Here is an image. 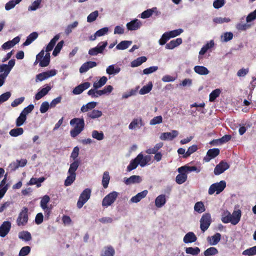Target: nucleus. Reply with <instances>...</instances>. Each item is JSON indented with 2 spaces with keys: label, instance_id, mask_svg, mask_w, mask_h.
<instances>
[{
  "label": "nucleus",
  "instance_id": "1a4fd4ad",
  "mask_svg": "<svg viewBox=\"0 0 256 256\" xmlns=\"http://www.w3.org/2000/svg\"><path fill=\"white\" fill-rule=\"evenodd\" d=\"M107 45L106 41L100 42L95 48H90L88 51V54L90 56H96L98 54H102Z\"/></svg>",
  "mask_w": 256,
  "mask_h": 256
},
{
  "label": "nucleus",
  "instance_id": "a211bd4d",
  "mask_svg": "<svg viewBox=\"0 0 256 256\" xmlns=\"http://www.w3.org/2000/svg\"><path fill=\"white\" fill-rule=\"evenodd\" d=\"M220 154V150L218 148H212L209 150L206 156L204 158V160L206 162H208L212 158H214Z\"/></svg>",
  "mask_w": 256,
  "mask_h": 256
},
{
  "label": "nucleus",
  "instance_id": "39448f33",
  "mask_svg": "<svg viewBox=\"0 0 256 256\" xmlns=\"http://www.w3.org/2000/svg\"><path fill=\"white\" fill-rule=\"evenodd\" d=\"M50 201V198L48 195L44 196L41 199L40 206L44 210L45 216L48 218L52 210V208L48 206V204Z\"/></svg>",
  "mask_w": 256,
  "mask_h": 256
},
{
  "label": "nucleus",
  "instance_id": "2f4dec72",
  "mask_svg": "<svg viewBox=\"0 0 256 256\" xmlns=\"http://www.w3.org/2000/svg\"><path fill=\"white\" fill-rule=\"evenodd\" d=\"M115 250L111 246H106L104 248L102 256H114Z\"/></svg>",
  "mask_w": 256,
  "mask_h": 256
},
{
  "label": "nucleus",
  "instance_id": "423d86ee",
  "mask_svg": "<svg viewBox=\"0 0 256 256\" xmlns=\"http://www.w3.org/2000/svg\"><path fill=\"white\" fill-rule=\"evenodd\" d=\"M118 196V192L114 191L106 195L103 199L102 205L104 206L108 207L112 204Z\"/></svg>",
  "mask_w": 256,
  "mask_h": 256
},
{
  "label": "nucleus",
  "instance_id": "9b49d317",
  "mask_svg": "<svg viewBox=\"0 0 256 256\" xmlns=\"http://www.w3.org/2000/svg\"><path fill=\"white\" fill-rule=\"evenodd\" d=\"M136 159L141 167H144L150 164L151 156L149 155L144 156L142 153H140L136 156Z\"/></svg>",
  "mask_w": 256,
  "mask_h": 256
},
{
  "label": "nucleus",
  "instance_id": "c9c22d12",
  "mask_svg": "<svg viewBox=\"0 0 256 256\" xmlns=\"http://www.w3.org/2000/svg\"><path fill=\"white\" fill-rule=\"evenodd\" d=\"M146 60L147 58L146 56L139 57L130 62V66L132 68L137 67L146 62Z\"/></svg>",
  "mask_w": 256,
  "mask_h": 256
},
{
  "label": "nucleus",
  "instance_id": "a878e982",
  "mask_svg": "<svg viewBox=\"0 0 256 256\" xmlns=\"http://www.w3.org/2000/svg\"><path fill=\"white\" fill-rule=\"evenodd\" d=\"M120 71V68L116 65L112 64L107 67L106 69V73L109 75H115L118 74Z\"/></svg>",
  "mask_w": 256,
  "mask_h": 256
},
{
  "label": "nucleus",
  "instance_id": "0eeeda50",
  "mask_svg": "<svg viewBox=\"0 0 256 256\" xmlns=\"http://www.w3.org/2000/svg\"><path fill=\"white\" fill-rule=\"evenodd\" d=\"M211 216L210 214L206 213L202 215L200 220V228L202 232H205L211 224Z\"/></svg>",
  "mask_w": 256,
  "mask_h": 256
},
{
  "label": "nucleus",
  "instance_id": "ddd939ff",
  "mask_svg": "<svg viewBox=\"0 0 256 256\" xmlns=\"http://www.w3.org/2000/svg\"><path fill=\"white\" fill-rule=\"evenodd\" d=\"M178 132L176 130H172L170 132H166L162 133L160 138L162 140H172L177 137L178 135Z\"/></svg>",
  "mask_w": 256,
  "mask_h": 256
},
{
  "label": "nucleus",
  "instance_id": "58836bf2",
  "mask_svg": "<svg viewBox=\"0 0 256 256\" xmlns=\"http://www.w3.org/2000/svg\"><path fill=\"white\" fill-rule=\"evenodd\" d=\"M18 238L22 240L28 242L31 240L32 236L28 231H22L18 234Z\"/></svg>",
  "mask_w": 256,
  "mask_h": 256
},
{
  "label": "nucleus",
  "instance_id": "79ce46f5",
  "mask_svg": "<svg viewBox=\"0 0 256 256\" xmlns=\"http://www.w3.org/2000/svg\"><path fill=\"white\" fill-rule=\"evenodd\" d=\"M38 36V34L36 32H33L30 34L28 37L25 41V42L23 44V45L24 46H28Z\"/></svg>",
  "mask_w": 256,
  "mask_h": 256
},
{
  "label": "nucleus",
  "instance_id": "f8f14e48",
  "mask_svg": "<svg viewBox=\"0 0 256 256\" xmlns=\"http://www.w3.org/2000/svg\"><path fill=\"white\" fill-rule=\"evenodd\" d=\"M60 37L59 34L56 35L46 46V51L47 53L44 57L46 58L49 60H50V54L48 52L53 49L56 42L59 40Z\"/></svg>",
  "mask_w": 256,
  "mask_h": 256
},
{
  "label": "nucleus",
  "instance_id": "5701e85b",
  "mask_svg": "<svg viewBox=\"0 0 256 256\" xmlns=\"http://www.w3.org/2000/svg\"><path fill=\"white\" fill-rule=\"evenodd\" d=\"M96 66V63L94 62H88L84 63L80 68V73L86 72L88 70Z\"/></svg>",
  "mask_w": 256,
  "mask_h": 256
},
{
  "label": "nucleus",
  "instance_id": "3c124183",
  "mask_svg": "<svg viewBox=\"0 0 256 256\" xmlns=\"http://www.w3.org/2000/svg\"><path fill=\"white\" fill-rule=\"evenodd\" d=\"M234 36L232 32H226L220 36V40L222 42H228L232 39Z\"/></svg>",
  "mask_w": 256,
  "mask_h": 256
},
{
  "label": "nucleus",
  "instance_id": "7ed1b4c3",
  "mask_svg": "<svg viewBox=\"0 0 256 256\" xmlns=\"http://www.w3.org/2000/svg\"><path fill=\"white\" fill-rule=\"evenodd\" d=\"M226 186L224 180H221L218 182L212 184L209 188L208 193L210 195L213 194L214 192L218 194L222 192Z\"/></svg>",
  "mask_w": 256,
  "mask_h": 256
},
{
  "label": "nucleus",
  "instance_id": "e2e57ef3",
  "mask_svg": "<svg viewBox=\"0 0 256 256\" xmlns=\"http://www.w3.org/2000/svg\"><path fill=\"white\" fill-rule=\"evenodd\" d=\"M98 16V12L95 10L90 13L87 17V22H94Z\"/></svg>",
  "mask_w": 256,
  "mask_h": 256
},
{
  "label": "nucleus",
  "instance_id": "aec40b11",
  "mask_svg": "<svg viewBox=\"0 0 256 256\" xmlns=\"http://www.w3.org/2000/svg\"><path fill=\"white\" fill-rule=\"evenodd\" d=\"M20 40V38L19 36H16L12 39V40H9L5 43H4L2 46V49L4 50H6L10 48L13 47L16 44L18 43Z\"/></svg>",
  "mask_w": 256,
  "mask_h": 256
},
{
  "label": "nucleus",
  "instance_id": "9d476101",
  "mask_svg": "<svg viewBox=\"0 0 256 256\" xmlns=\"http://www.w3.org/2000/svg\"><path fill=\"white\" fill-rule=\"evenodd\" d=\"M15 64V60L12 59L8 62V64H2L0 65V72H3L2 74L7 77L10 70Z\"/></svg>",
  "mask_w": 256,
  "mask_h": 256
},
{
  "label": "nucleus",
  "instance_id": "6ab92c4d",
  "mask_svg": "<svg viewBox=\"0 0 256 256\" xmlns=\"http://www.w3.org/2000/svg\"><path fill=\"white\" fill-rule=\"evenodd\" d=\"M200 168H197L195 166H181L178 168V172H185L186 174L191 172L195 171L197 173L200 172Z\"/></svg>",
  "mask_w": 256,
  "mask_h": 256
},
{
  "label": "nucleus",
  "instance_id": "c03bdc74",
  "mask_svg": "<svg viewBox=\"0 0 256 256\" xmlns=\"http://www.w3.org/2000/svg\"><path fill=\"white\" fill-rule=\"evenodd\" d=\"M221 92L222 90L220 88H216L210 94L209 100L210 102H214L216 99L220 96Z\"/></svg>",
  "mask_w": 256,
  "mask_h": 256
},
{
  "label": "nucleus",
  "instance_id": "72a5a7b5",
  "mask_svg": "<svg viewBox=\"0 0 256 256\" xmlns=\"http://www.w3.org/2000/svg\"><path fill=\"white\" fill-rule=\"evenodd\" d=\"M221 235L220 233H216L214 235L208 238V242L210 245L215 246L220 241Z\"/></svg>",
  "mask_w": 256,
  "mask_h": 256
},
{
  "label": "nucleus",
  "instance_id": "603ef678",
  "mask_svg": "<svg viewBox=\"0 0 256 256\" xmlns=\"http://www.w3.org/2000/svg\"><path fill=\"white\" fill-rule=\"evenodd\" d=\"M24 133V130L21 128H14L10 131V134L12 136L16 137L22 135Z\"/></svg>",
  "mask_w": 256,
  "mask_h": 256
},
{
  "label": "nucleus",
  "instance_id": "7c9ffc66",
  "mask_svg": "<svg viewBox=\"0 0 256 256\" xmlns=\"http://www.w3.org/2000/svg\"><path fill=\"white\" fill-rule=\"evenodd\" d=\"M97 104L98 103L95 102H88L86 104H84L82 106L80 111L82 112H86L90 110H92L96 106Z\"/></svg>",
  "mask_w": 256,
  "mask_h": 256
},
{
  "label": "nucleus",
  "instance_id": "052dcab7",
  "mask_svg": "<svg viewBox=\"0 0 256 256\" xmlns=\"http://www.w3.org/2000/svg\"><path fill=\"white\" fill-rule=\"evenodd\" d=\"M231 20L229 18L216 17L213 19V21L216 24H221L224 23H228Z\"/></svg>",
  "mask_w": 256,
  "mask_h": 256
},
{
  "label": "nucleus",
  "instance_id": "f704fd0d",
  "mask_svg": "<svg viewBox=\"0 0 256 256\" xmlns=\"http://www.w3.org/2000/svg\"><path fill=\"white\" fill-rule=\"evenodd\" d=\"M108 78L106 76H103L100 78L98 81H96L93 84V88H100L103 86L107 82Z\"/></svg>",
  "mask_w": 256,
  "mask_h": 256
},
{
  "label": "nucleus",
  "instance_id": "4c0bfd02",
  "mask_svg": "<svg viewBox=\"0 0 256 256\" xmlns=\"http://www.w3.org/2000/svg\"><path fill=\"white\" fill-rule=\"evenodd\" d=\"M214 45V43L213 40H210L204 46H202L199 52L200 55L204 54L208 49L212 48Z\"/></svg>",
  "mask_w": 256,
  "mask_h": 256
},
{
  "label": "nucleus",
  "instance_id": "6e6d98bb",
  "mask_svg": "<svg viewBox=\"0 0 256 256\" xmlns=\"http://www.w3.org/2000/svg\"><path fill=\"white\" fill-rule=\"evenodd\" d=\"M78 24V22L77 21L74 22L73 23L68 24L64 30V32L66 35L69 34L71 33L74 29L76 28Z\"/></svg>",
  "mask_w": 256,
  "mask_h": 256
},
{
  "label": "nucleus",
  "instance_id": "13d9d810",
  "mask_svg": "<svg viewBox=\"0 0 256 256\" xmlns=\"http://www.w3.org/2000/svg\"><path fill=\"white\" fill-rule=\"evenodd\" d=\"M218 254V250L214 247H210L206 250L204 254V256H212Z\"/></svg>",
  "mask_w": 256,
  "mask_h": 256
},
{
  "label": "nucleus",
  "instance_id": "bf43d9fd",
  "mask_svg": "<svg viewBox=\"0 0 256 256\" xmlns=\"http://www.w3.org/2000/svg\"><path fill=\"white\" fill-rule=\"evenodd\" d=\"M156 10V8H152V9H148L144 12H143L140 15V18H150Z\"/></svg>",
  "mask_w": 256,
  "mask_h": 256
},
{
  "label": "nucleus",
  "instance_id": "f257e3e1",
  "mask_svg": "<svg viewBox=\"0 0 256 256\" xmlns=\"http://www.w3.org/2000/svg\"><path fill=\"white\" fill-rule=\"evenodd\" d=\"M241 216L240 210H234L232 214L228 210H224L222 214L221 220L224 224L230 223L232 225H236L240 221Z\"/></svg>",
  "mask_w": 256,
  "mask_h": 256
},
{
  "label": "nucleus",
  "instance_id": "338daca9",
  "mask_svg": "<svg viewBox=\"0 0 256 256\" xmlns=\"http://www.w3.org/2000/svg\"><path fill=\"white\" fill-rule=\"evenodd\" d=\"M198 150V146L196 144H194L190 146L187 151L186 152L185 155L184 156V158H188L190 156L192 153L196 152Z\"/></svg>",
  "mask_w": 256,
  "mask_h": 256
},
{
  "label": "nucleus",
  "instance_id": "20e7f679",
  "mask_svg": "<svg viewBox=\"0 0 256 256\" xmlns=\"http://www.w3.org/2000/svg\"><path fill=\"white\" fill-rule=\"evenodd\" d=\"M91 190L89 188L85 189L80 194L77 202V206L78 208L82 207L84 204L90 198Z\"/></svg>",
  "mask_w": 256,
  "mask_h": 256
},
{
  "label": "nucleus",
  "instance_id": "8fccbe9b",
  "mask_svg": "<svg viewBox=\"0 0 256 256\" xmlns=\"http://www.w3.org/2000/svg\"><path fill=\"white\" fill-rule=\"evenodd\" d=\"M194 210L199 214H201L206 210L204 203L202 202H198L195 204Z\"/></svg>",
  "mask_w": 256,
  "mask_h": 256
},
{
  "label": "nucleus",
  "instance_id": "864d4df0",
  "mask_svg": "<svg viewBox=\"0 0 256 256\" xmlns=\"http://www.w3.org/2000/svg\"><path fill=\"white\" fill-rule=\"evenodd\" d=\"M185 251L188 254H190L192 256H196L200 252V250L198 247H189L186 248Z\"/></svg>",
  "mask_w": 256,
  "mask_h": 256
},
{
  "label": "nucleus",
  "instance_id": "e433bc0d",
  "mask_svg": "<svg viewBox=\"0 0 256 256\" xmlns=\"http://www.w3.org/2000/svg\"><path fill=\"white\" fill-rule=\"evenodd\" d=\"M80 164V162L78 160H74L72 163L70 164L68 173L76 174V172L78 170Z\"/></svg>",
  "mask_w": 256,
  "mask_h": 256
},
{
  "label": "nucleus",
  "instance_id": "4468645a",
  "mask_svg": "<svg viewBox=\"0 0 256 256\" xmlns=\"http://www.w3.org/2000/svg\"><path fill=\"white\" fill-rule=\"evenodd\" d=\"M144 124L141 117L134 118L128 125V128L130 130H134L140 128L144 126Z\"/></svg>",
  "mask_w": 256,
  "mask_h": 256
},
{
  "label": "nucleus",
  "instance_id": "dca6fc26",
  "mask_svg": "<svg viewBox=\"0 0 256 256\" xmlns=\"http://www.w3.org/2000/svg\"><path fill=\"white\" fill-rule=\"evenodd\" d=\"M126 26L128 30H136L141 28L142 22L138 19H134L127 23Z\"/></svg>",
  "mask_w": 256,
  "mask_h": 256
},
{
  "label": "nucleus",
  "instance_id": "0e129e2a",
  "mask_svg": "<svg viewBox=\"0 0 256 256\" xmlns=\"http://www.w3.org/2000/svg\"><path fill=\"white\" fill-rule=\"evenodd\" d=\"M138 165L136 158L130 160V164L127 166V171L130 172L136 169Z\"/></svg>",
  "mask_w": 256,
  "mask_h": 256
},
{
  "label": "nucleus",
  "instance_id": "4be33fe9",
  "mask_svg": "<svg viewBox=\"0 0 256 256\" xmlns=\"http://www.w3.org/2000/svg\"><path fill=\"white\" fill-rule=\"evenodd\" d=\"M148 193V192L147 190H144L138 193L130 199V202L132 203H138L142 198H144L146 196Z\"/></svg>",
  "mask_w": 256,
  "mask_h": 256
},
{
  "label": "nucleus",
  "instance_id": "de8ad7c7",
  "mask_svg": "<svg viewBox=\"0 0 256 256\" xmlns=\"http://www.w3.org/2000/svg\"><path fill=\"white\" fill-rule=\"evenodd\" d=\"M102 115V112L98 110H94L87 114L88 118L92 119L100 118Z\"/></svg>",
  "mask_w": 256,
  "mask_h": 256
},
{
  "label": "nucleus",
  "instance_id": "a18cd8bd",
  "mask_svg": "<svg viewBox=\"0 0 256 256\" xmlns=\"http://www.w3.org/2000/svg\"><path fill=\"white\" fill-rule=\"evenodd\" d=\"M179 173L180 174L176 176V182L177 184H180L186 180L187 174L184 172Z\"/></svg>",
  "mask_w": 256,
  "mask_h": 256
},
{
  "label": "nucleus",
  "instance_id": "cd10ccee",
  "mask_svg": "<svg viewBox=\"0 0 256 256\" xmlns=\"http://www.w3.org/2000/svg\"><path fill=\"white\" fill-rule=\"evenodd\" d=\"M194 70L196 73L200 75H207L210 73V71L208 69L204 66H195L194 68Z\"/></svg>",
  "mask_w": 256,
  "mask_h": 256
},
{
  "label": "nucleus",
  "instance_id": "b1692460",
  "mask_svg": "<svg viewBox=\"0 0 256 256\" xmlns=\"http://www.w3.org/2000/svg\"><path fill=\"white\" fill-rule=\"evenodd\" d=\"M6 175L4 178L1 181L0 183V200L2 198L4 194L8 190V186L6 184Z\"/></svg>",
  "mask_w": 256,
  "mask_h": 256
},
{
  "label": "nucleus",
  "instance_id": "c756f323",
  "mask_svg": "<svg viewBox=\"0 0 256 256\" xmlns=\"http://www.w3.org/2000/svg\"><path fill=\"white\" fill-rule=\"evenodd\" d=\"M196 237L192 232H189L187 233L184 238V243H191L194 242L196 240Z\"/></svg>",
  "mask_w": 256,
  "mask_h": 256
},
{
  "label": "nucleus",
  "instance_id": "393cba45",
  "mask_svg": "<svg viewBox=\"0 0 256 256\" xmlns=\"http://www.w3.org/2000/svg\"><path fill=\"white\" fill-rule=\"evenodd\" d=\"M50 89L51 88L50 86L46 85V87L42 88L36 93L35 96V100H39L42 98L48 92Z\"/></svg>",
  "mask_w": 256,
  "mask_h": 256
},
{
  "label": "nucleus",
  "instance_id": "4d7b16f0",
  "mask_svg": "<svg viewBox=\"0 0 256 256\" xmlns=\"http://www.w3.org/2000/svg\"><path fill=\"white\" fill-rule=\"evenodd\" d=\"M22 0H12L8 2L5 6V8L6 10H9L16 6V4H19Z\"/></svg>",
  "mask_w": 256,
  "mask_h": 256
},
{
  "label": "nucleus",
  "instance_id": "c85d7f7f",
  "mask_svg": "<svg viewBox=\"0 0 256 256\" xmlns=\"http://www.w3.org/2000/svg\"><path fill=\"white\" fill-rule=\"evenodd\" d=\"M166 202V196L161 194L157 196L155 200V205L157 208H162Z\"/></svg>",
  "mask_w": 256,
  "mask_h": 256
},
{
  "label": "nucleus",
  "instance_id": "69168bd1",
  "mask_svg": "<svg viewBox=\"0 0 256 256\" xmlns=\"http://www.w3.org/2000/svg\"><path fill=\"white\" fill-rule=\"evenodd\" d=\"M42 0H36L28 7V10L30 11H34L36 10L40 7V5Z\"/></svg>",
  "mask_w": 256,
  "mask_h": 256
},
{
  "label": "nucleus",
  "instance_id": "a19ab883",
  "mask_svg": "<svg viewBox=\"0 0 256 256\" xmlns=\"http://www.w3.org/2000/svg\"><path fill=\"white\" fill-rule=\"evenodd\" d=\"M132 44L130 40H124L120 42L116 46V48L119 50H124L128 48Z\"/></svg>",
  "mask_w": 256,
  "mask_h": 256
},
{
  "label": "nucleus",
  "instance_id": "37998d69",
  "mask_svg": "<svg viewBox=\"0 0 256 256\" xmlns=\"http://www.w3.org/2000/svg\"><path fill=\"white\" fill-rule=\"evenodd\" d=\"M68 176H67L65 181L64 186H70L75 180L76 178V174H72L71 173H68Z\"/></svg>",
  "mask_w": 256,
  "mask_h": 256
},
{
  "label": "nucleus",
  "instance_id": "5fc2aeb1",
  "mask_svg": "<svg viewBox=\"0 0 256 256\" xmlns=\"http://www.w3.org/2000/svg\"><path fill=\"white\" fill-rule=\"evenodd\" d=\"M92 137L98 140H102L104 138V134L102 131L94 130L92 132Z\"/></svg>",
  "mask_w": 256,
  "mask_h": 256
},
{
  "label": "nucleus",
  "instance_id": "bb28decb",
  "mask_svg": "<svg viewBox=\"0 0 256 256\" xmlns=\"http://www.w3.org/2000/svg\"><path fill=\"white\" fill-rule=\"evenodd\" d=\"M182 42L181 38H178L176 40H171L166 46V48L168 50H172L176 47L180 45Z\"/></svg>",
  "mask_w": 256,
  "mask_h": 256
},
{
  "label": "nucleus",
  "instance_id": "2eb2a0df",
  "mask_svg": "<svg viewBox=\"0 0 256 256\" xmlns=\"http://www.w3.org/2000/svg\"><path fill=\"white\" fill-rule=\"evenodd\" d=\"M230 168V165L224 161H222L216 166L214 169L215 175H220Z\"/></svg>",
  "mask_w": 256,
  "mask_h": 256
},
{
  "label": "nucleus",
  "instance_id": "f3484780",
  "mask_svg": "<svg viewBox=\"0 0 256 256\" xmlns=\"http://www.w3.org/2000/svg\"><path fill=\"white\" fill-rule=\"evenodd\" d=\"M11 223L8 221L4 222L0 226V236L4 237L10 232Z\"/></svg>",
  "mask_w": 256,
  "mask_h": 256
},
{
  "label": "nucleus",
  "instance_id": "09e8293b",
  "mask_svg": "<svg viewBox=\"0 0 256 256\" xmlns=\"http://www.w3.org/2000/svg\"><path fill=\"white\" fill-rule=\"evenodd\" d=\"M110 180L109 172L106 171L104 172L102 179V184L104 188H108Z\"/></svg>",
  "mask_w": 256,
  "mask_h": 256
},
{
  "label": "nucleus",
  "instance_id": "412c9836",
  "mask_svg": "<svg viewBox=\"0 0 256 256\" xmlns=\"http://www.w3.org/2000/svg\"><path fill=\"white\" fill-rule=\"evenodd\" d=\"M142 178L139 176L134 175L128 178H125L124 182L126 185H130L136 183H140L142 182Z\"/></svg>",
  "mask_w": 256,
  "mask_h": 256
},
{
  "label": "nucleus",
  "instance_id": "774afa93",
  "mask_svg": "<svg viewBox=\"0 0 256 256\" xmlns=\"http://www.w3.org/2000/svg\"><path fill=\"white\" fill-rule=\"evenodd\" d=\"M30 252V248L29 246L22 247L20 250L18 256H26L29 254Z\"/></svg>",
  "mask_w": 256,
  "mask_h": 256
},
{
  "label": "nucleus",
  "instance_id": "f03ea898",
  "mask_svg": "<svg viewBox=\"0 0 256 256\" xmlns=\"http://www.w3.org/2000/svg\"><path fill=\"white\" fill-rule=\"evenodd\" d=\"M70 124L74 127L70 131V136L72 138H75L80 134L84 128V121L83 118H74L70 120Z\"/></svg>",
  "mask_w": 256,
  "mask_h": 256
},
{
  "label": "nucleus",
  "instance_id": "680f3d73",
  "mask_svg": "<svg viewBox=\"0 0 256 256\" xmlns=\"http://www.w3.org/2000/svg\"><path fill=\"white\" fill-rule=\"evenodd\" d=\"M242 254L244 256H252L256 254V246L244 250L242 252Z\"/></svg>",
  "mask_w": 256,
  "mask_h": 256
},
{
  "label": "nucleus",
  "instance_id": "ea45409f",
  "mask_svg": "<svg viewBox=\"0 0 256 256\" xmlns=\"http://www.w3.org/2000/svg\"><path fill=\"white\" fill-rule=\"evenodd\" d=\"M163 146L162 142H159L156 144L153 148L147 149L146 152L148 154H152L158 152V150L161 148Z\"/></svg>",
  "mask_w": 256,
  "mask_h": 256
},
{
  "label": "nucleus",
  "instance_id": "49530a36",
  "mask_svg": "<svg viewBox=\"0 0 256 256\" xmlns=\"http://www.w3.org/2000/svg\"><path fill=\"white\" fill-rule=\"evenodd\" d=\"M152 86L153 85L152 82H148V83L146 86H144L140 90V94L144 95L148 93L152 90Z\"/></svg>",
  "mask_w": 256,
  "mask_h": 256
},
{
  "label": "nucleus",
  "instance_id": "6e6552de",
  "mask_svg": "<svg viewBox=\"0 0 256 256\" xmlns=\"http://www.w3.org/2000/svg\"><path fill=\"white\" fill-rule=\"evenodd\" d=\"M28 208H24L20 213L16 220V222L18 226H24L27 223L28 220Z\"/></svg>",
  "mask_w": 256,
  "mask_h": 256
},
{
  "label": "nucleus",
  "instance_id": "473e14b6",
  "mask_svg": "<svg viewBox=\"0 0 256 256\" xmlns=\"http://www.w3.org/2000/svg\"><path fill=\"white\" fill-rule=\"evenodd\" d=\"M98 88H94L89 90L88 92V94L92 98H97L103 94L102 90H98Z\"/></svg>",
  "mask_w": 256,
  "mask_h": 256
}]
</instances>
